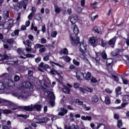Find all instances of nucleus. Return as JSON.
I'll use <instances>...</instances> for the list:
<instances>
[{
  "label": "nucleus",
  "mask_w": 129,
  "mask_h": 129,
  "mask_svg": "<svg viewBox=\"0 0 129 129\" xmlns=\"http://www.w3.org/2000/svg\"><path fill=\"white\" fill-rule=\"evenodd\" d=\"M120 51L118 49H116L113 52H112V55L114 57H115V56L117 55L118 53H119Z\"/></svg>",
  "instance_id": "31"
},
{
  "label": "nucleus",
  "mask_w": 129,
  "mask_h": 129,
  "mask_svg": "<svg viewBox=\"0 0 129 129\" xmlns=\"http://www.w3.org/2000/svg\"><path fill=\"white\" fill-rule=\"evenodd\" d=\"M17 117H23V118H24L25 119H26V118H28V117H29V116L27 115H24V114H19V115H17Z\"/></svg>",
  "instance_id": "44"
},
{
  "label": "nucleus",
  "mask_w": 129,
  "mask_h": 129,
  "mask_svg": "<svg viewBox=\"0 0 129 129\" xmlns=\"http://www.w3.org/2000/svg\"><path fill=\"white\" fill-rule=\"evenodd\" d=\"M95 60L96 61V64L99 66L100 65V59L98 57H97L95 58Z\"/></svg>",
  "instance_id": "38"
},
{
  "label": "nucleus",
  "mask_w": 129,
  "mask_h": 129,
  "mask_svg": "<svg viewBox=\"0 0 129 129\" xmlns=\"http://www.w3.org/2000/svg\"><path fill=\"white\" fill-rule=\"evenodd\" d=\"M1 103H5V105H8V106H10V108H11L12 110H16V109H18V108L14 106V104L10 102L9 101H7V100H5L2 98H0V104Z\"/></svg>",
  "instance_id": "5"
},
{
  "label": "nucleus",
  "mask_w": 129,
  "mask_h": 129,
  "mask_svg": "<svg viewBox=\"0 0 129 129\" xmlns=\"http://www.w3.org/2000/svg\"><path fill=\"white\" fill-rule=\"evenodd\" d=\"M74 88H79V86H80V84L78 83H76L74 85Z\"/></svg>",
  "instance_id": "60"
},
{
  "label": "nucleus",
  "mask_w": 129,
  "mask_h": 129,
  "mask_svg": "<svg viewBox=\"0 0 129 129\" xmlns=\"http://www.w3.org/2000/svg\"><path fill=\"white\" fill-rule=\"evenodd\" d=\"M33 29L35 32H37V31H38V28H37L36 26L34 27V24L32 23L31 30H33Z\"/></svg>",
  "instance_id": "53"
},
{
  "label": "nucleus",
  "mask_w": 129,
  "mask_h": 129,
  "mask_svg": "<svg viewBox=\"0 0 129 129\" xmlns=\"http://www.w3.org/2000/svg\"><path fill=\"white\" fill-rule=\"evenodd\" d=\"M91 78V73L88 72L86 75L85 79L86 80H90Z\"/></svg>",
  "instance_id": "34"
},
{
  "label": "nucleus",
  "mask_w": 129,
  "mask_h": 129,
  "mask_svg": "<svg viewBox=\"0 0 129 129\" xmlns=\"http://www.w3.org/2000/svg\"><path fill=\"white\" fill-rule=\"evenodd\" d=\"M57 31H53L51 34V36L52 38H56L57 36Z\"/></svg>",
  "instance_id": "49"
},
{
  "label": "nucleus",
  "mask_w": 129,
  "mask_h": 129,
  "mask_svg": "<svg viewBox=\"0 0 129 129\" xmlns=\"http://www.w3.org/2000/svg\"><path fill=\"white\" fill-rule=\"evenodd\" d=\"M42 14H41L40 13H38L35 15L34 18L37 21H41V20H42Z\"/></svg>",
  "instance_id": "24"
},
{
  "label": "nucleus",
  "mask_w": 129,
  "mask_h": 129,
  "mask_svg": "<svg viewBox=\"0 0 129 129\" xmlns=\"http://www.w3.org/2000/svg\"><path fill=\"white\" fill-rule=\"evenodd\" d=\"M93 31L95 33H97L98 34L100 33V29L99 27H95L93 29Z\"/></svg>",
  "instance_id": "41"
},
{
  "label": "nucleus",
  "mask_w": 129,
  "mask_h": 129,
  "mask_svg": "<svg viewBox=\"0 0 129 129\" xmlns=\"http://www.w3.org/2000/svg\"><path fill=\"white\" fill-rule=\"evenodd\" d=\"M70 37L71 42L73 46H77V45L80 43V41H79V37H77L76 39H75V37H74V35H73V34H70Z\"/></svg>",
  "instance_id": "4"
},
{
  "label": "nucleus",
  "mask_w": 129,
  "mask_h": 129,
  "mask_svg": "<svg viewBox=\"0 0 129 129\" xmlns=\"http://www.w3.org/2000/svg\"><path fill=\"white\" fill-rule=\"evenodd\" d=\"M35 61L36 63H39V62L41 61V57H38L37 58H35Z\"/></svg>",
  "instance_id": "62"
},
{
  "label": "nucleus",
  "mask_w": 129,
  "mask_h": 129,
  "mask_svg": "<svg viewBox=\"0 0 129 129\" xmlns=\"http://www.w3.org/2000/svg\"><path fill=\"white\" fill-rule=\"evenodd\" d=\"M73 63L74 64V65H76V66H79V65H80V62L79 61H77L76 59L73 60Z\"/></svg>",
  "instance_id": "52"
},
{
  "label": "nucleus",
  "mask_w": 129,
  "mask_h": 129,
  "mask_svg": "<svg viewBox=\"0 0 129 129\" xmlns=\"http://www.w3.org/2000/svg\"><path fill=\"white\" fill-rule=\"evenodd\" d=\"M50 73L54 75H57L60 79V80H62L63 79V73L62 71H59V72L55 70H51Z\"/></svg>",
  "instance_id": "6"
},
{
  "label": "nucleus",
  "mask_w": 129,
  "mask_h": 129,
  "mask_svg": "<svg viewBox=\"0 0 129 129\" xmlns=\"http://www.w3.org/2000/svg\"><path fill=\"white\" fill-rule=\"evenodd\" d=\"M10 57L8 55L5 54L4 55H0V61H4V60H8Z\"/></svg>",
  "instance_id": "22"
},
{
  "label": "nucleus",
  "mask_w": 129,
  "mask_h": 129,
  "mask_svg": "<svg viewBox=\"0 0 129 129\" xmlns=\"http://www.w3.org/2000/svg\"><path fill=\"white\" fill-rule=\"evenodd\" d=\"M120 91H121V87L119 86L115 89V92L117 96H118L119 94H120V93H119Z\"/></svg>",
  "instance_id": "27"
},
{
  "label": "nucleus",
  "mask_w": 129,
  "mask_h": 129,
  "mask_svg": "<svg viewBox=\"0 0 129 129\" xmlns=\"http://www.w3.org/2000/svg\"><path fill=\"white\" fill-rule=\"evenodd\" d=\"M122 80L123 84H127V80L122 78Z\"/></svg>",
  "instance_id": "63"
},
{
  "label": "nucleus",
  "mask_w": 129,
  "mask_h": 129,
  "mask_svg": "<svg viewBox=\"0 0 129 129\" xmlns=\"http://www.w3.org/2000/svg\"><path fill=\"white\" fill-rule=\"evenodd\" d=\"M113 62V59L112 58H108L107 59V65L109 66L111 64H112V62Z\"/></svg>",
  "instance_id": "35"
},
{
  "label": "nucleus",
  "mask_w": 129,
  "mask_h": 129,
  "mask_svg": "<svg viewBox=\"0 0 129 129\" xmlns=\"http://www.w3.org/2000/svg\"><path fill=\"white\" fill-rule=\"evenodd\" d=\"M0 77H3V78H10V75L8 73H4L0 76Z\"/></svg>",
  "instance_id": "42"
},
{
  "label": "nucleus",
  "mask_w": 129,
  "mask_h": 129,
  "mask_svg": "<svg viewBox=\"0 0 129 129\" xmlns=\"http://www.w3.org/2000/svg\"><path fill=\"white\" fill-rule=\"evenodd\" d=\"M17 52L19 55H22V54H23L24 51H23V49L22 48H19L17 50Z\"/></svg>",
  "instance_id": "57"
},
{
  "label": "nucleus",
  "mask_w": 129,
  "mask_h": 129,
  "mask_svg": "<svg viewBox=\"0 0 129 129\" xmlns=\"http://www.w3.org/2000/svg\"><path fill=\"white\" fill-rule=\"evenodd\" d=\"M117 126L118 127L122 126V122H121V120H118Z\"/></svg>",
  "instance_id": "54"
},
{
  "label": "nucleus",
  "mask_w": 129,
  "mask_h": 129,
  "mask_svg": "<svg viewBox=\"0 0 129 129\" xmlns=\"http://www.w3.org/2000/svg\"><path fill=\"white\" fill-rule=\"evenodd\" d=\"M59 59H63L65 62H67L68 63L70 62L71 61V58L69 57V56L64 55L59 57Z\"/></svg>",
  "instance_id": "17"
},
{
  "label": "nucleus",
  "mask_w": 129,
  "mask_h": 129,
  "mask_svg": "<svg viewBox=\"0 0 129 129\" xmlns=\"http://www.w3.org/2000/svg\"><path fill=\"white\" fill-rule=\"evenodd\" d=\"M54 10L56 14H59L61 12V9L58 7H55Z\"/></svg>",
  "instance_id": "48"
},
{
  "label": "nucleus",
  "mask_w": 129,
  "mask_h": 129,
  "mask_svg": "<svg viewBox=\"0 0 129 129\" xmlns=\"http://www.w3.org/2000/svg\"><path fill=\"white\" fill-rule=\"evenodd\" d=\"M116 41V36H115L111 39H110L108 42V45H114L115 44V41Z\"/></svg>",
  "instance_id": "20"
},
{
  "label": "nucleus",
  "mask_w": 129,
  "mask_h": 129,
  "mask_svg": "<svg viewBox=\"0 0 129 129\" xmlns=\"http://www.w3.org/2000/svg\"><path fill=\"white\" fill-rule=\"evenodd\" d=\"M76 76L78 80H83V79H85V77H84V75L82 72L80 71H78L77 72Z\"/></svg>",
  "instance_id": "13"
},
{
  "label": "nucleus",
  "mask_w": 129,
  "mask_h": 129,
  "mask_svg": "<svg viewBox=\"0 0 129 129\" xmlns=\"http://www.w3.org/2000/svg\"><path fill=\"white\" fill-rule=\"evenodd\" d=\"M22 84H24V83L20 84L18 88L19 89H25V85H22Z\"/></svg>",
  "instance_id": "58"
},
{
  "label": "nucleus",
  "mask_w": 129,
  "mask_h": 129,
  "mask_svg": "<svg viewBox=\"0 0 129 129\" xmlns=\"http://www.w3.org/2000/svg\"><path fill=\"white\" fill-rule=\"evenodd\" d=\"M0 90L4 91L7 94L11 93V90L7 89V85L6 84V81L4 82H0Z\"/></svg>",
  "instance_id": "3"
},
{
  "label": "nucleus",
  "mask_w": 129,
  "mask_h": 129,
  "mask_svg": "<svg viewBox=\"0 0 129 129\" xmlns=\"http://www.w3.org/2000/svg\"><path fill=\"white\" fill-rule=\"evenodd\" d=\"M45 95H47V97L49 99L52 100V99H54L55 98V96L54 95V93L53 92H50V91H47L44 93Z\"/></svg>",
  "instance_id": "12"
},
{
  "label": "nucleus",
  "mask_w": 129,
  "mask_h": 129,
  "mask_svg": "<svg viewBox=\"0 0 129 129\" xmlns=\"http://www.w3.org/2000/svg\"><path fill=\"white\" fill-rule=\"evenodd\" d=\"M100 44L102 47H105L107 43H106V41H104L103 39H101Z\"/></svg>",
  "instance_id": "46"
},
{
  "label": "nucleus",
  "mask_w": 129,
  "mask_h": 129,
  "mask_svg": "<svg viewBox=\"0 0 129 129\" xmlns=\"http://www.w3.org/2000/svg\"><path fill=\"white\" fill-rule=\"evenodd\" d=\"M46 49L45 47H43L40 49H39V51L40 53H44V52H45Z\"/></svg>",
  "instance_id": "59"
},
{
  "label": "nucleus",
  "mask_w": 129,
  "mask_h": 129,
  "mask_svg": "<svg viewBox=\"0 0 129 129\" xmlns=\"http://www.w3.org/2000/svg\"><path fill=\"white\" fill-rule=\"evenodd\" d=\"M91 82L92 83H95V82H97V80L95 78L93 77L91 79Z\"/></svg>",
  "instance_id": "61"
},
{
  "label": "nucleus",
  "mask_w": 129,
  "mask_h": 129,
  "mask_svg": "<svg viewBox=\"0 0 129 129\" xmlns=\"http://www.w3.org/2000/svg\"><path fill=\"white\" fill-rule=\"evenodd\" d=\"M5 83L6 84V87L10 86V87H12L13 86H15V83L14 81L9 79H7L6 80H5Z\"/></svg>",
  "instance_id": "15"
},
{
  "label": "nucleus",
  "mask_w": 129,
  "mask_h": 129,
  "mask_svg": "<svg viewBox=\"0 0 129 129\" xmlns=\"http://www.w3.org/2000/svg\"><path fill=\"white\" fill-rule=\"evenodd\" d=\"M83 107L85 110H86L87 111H89V110H90L91 109V108L89 106H86V104H84L83 105Z\"/></svg>",
  "instance_id": "40"
},
{
  "label": "nucleus",
  "mask_w": 129,
  "mask_h": 129,
  "mask_svg": "<svg viewBox=\"0 0 129 129\" xmlns=\"http://www.w3.org/2000/svg\"><path fill=\"white\" fill-rule=\"evenodd\" d=\"M19 9H22V8H23L24 10H26L27 8V6L26 4H25V2L24 1H21L19 3Z\"/></svg>",
  "instance_id": "21"
},
{
  "label": "nucleus",
  "mask_w": 129,
  "mask_h": 129,
  "mask_svg": "<svg viewBox=\"0 0 129 129\" xmlns=\"http://www.w3.org/2000/svg\"><path fill=\"white\" fill-rule=\"evenodd\" d=\"M3 15L5 16L7 18H10V13L9 12V11L5 10L3 12Z\"/></svg>",
  "instance_id": "36"
},
{
  "label": "nucleus",
  "mask_w": 129,
  "mask_h": 129,
  "mask_svg": "<svg viewBox=\"0 0 129 129\" xmlns=\"http://www.w3.org/2000/svg\"><path fill=\"white\" fill-rule=\"evenodd\" d=\"M73 32L75 35H78V33H79V29L77 26H74Z\"/></svg>",
  "instance_id": "32"
},
{
  "label": "nucleus",
  "mask_w": 129,
  "mask_h": 129,
  "mask_svg": "<svg viewBox=\"0 0 129 129\" xmlns=\"http://www.w3.org/2000/svg\"><path fill=\"white\" fill-rule=\"evenodd\" d=\"M78 20V17H77V15L73 16L71 18V22L73 25H74L77 22V20Z\"/></svg>",
  "instance_id": "16"
},
{
  "label": "nucleus",
  "mask_w": 129,
  "mask_h": 129,
  "mask_svg": "<svg viewBox=\"0 0 129 129\" xmlns=\"http://www.w3.org/2000/svg\"><path fill=\"white\" fill-rule=\"evenodd\" d=\"M68 53H69L68 49H67V48H64L63 49H62L59 51V54L61 56H62L63 55V54L64 55H68Z\"/></svg>",
  "instance_id": "19"
},
{
  "label": "nucleus",
  "mask_w": 129,
  "mask_h": 129,
  "mask_svg": "<svg viewBox=\"0 0 129 129\" xmlns=\"http://www.w3.org/2000/svg\"><path fill=\"white\" fill-rule=\"evenodd\" d=\"M58 111L59 113L58 115H60V116H64V114H67L68 110L64 108H59L58 109Z\"/></svg>",
  "instance_id": "10"
},
{
  "label": "nucleus",
  "mask_w": 129,
  "mask_h": 129,
  "mask_svg": "<svg viewBox=\"0 0 129 129\" xmlns=\"http://www.w3.org/2000/svg\"><path fill=\"white\" fill-rule=\"evenodd\" d=\"M7 41L9 44H12V43L15 42V39H14V38H11L7 39Z\"/></svg>",
  "instance_id": "51"
},
{
  "label": "nucleus",
  "mask_w": 129,
  "mask_h": 129,
  "mask_svg": "<svg viewBox=\"0 0 129 129\" xmlns=\"http://www.w3.org/2000/svg\"><path fill=\"white\" fill-rule=\"evenodd\" d=\"M90 44L92 45L93 47H95L97 44V42H98V40L95 38V37H90L89 40Z\"/></svg>",
  "instance_id": "9"
},
{
  "label": "nucleus",
  "mask_w": 129,
  "mask_h": 129,
  "mask_svg": "<svg viewBox=\"0 0 129 129\" xmlns=\"http://www.w3.org/2000/svg\"><path fill=\"white\" fill-rule=\"evenodd\" d=\"M42 107L41 104H36L33 106V104H31V105L29 106H23L22 108L26 111H33V110H35V109H36L37 111H41Z\"/></svg>",
  "instance_id": "2"
},
{
  "label": "nucleus",
  "mask_w": 129,
  "mask_h": 129,
  "mask_svg": "<svg viewBox=\"0 0 129 129\" xmlns=\"http://www.w3.org/2000/svg\"><path fill=\"white\" fill-rule=\"evenodd\" d=\"M43 45L40 44H36L34 45V49H40V48H42L43 47Z\"/></svg>",
  "instance_id": "47"
},
{
  "label": "nucleus",
  "mask_w": 129,
  "mask_h": 129,
  "mask_svg": "<svg viewBox=\"0 0 129 129\" xmlns=\"http://www.w3.org/2000/svg\"><path fill=\"white\" fill-rule=\"evenodd\" d=\"M86 49H87V45L86 43L83 42L80 45V51L81 53H85L86 52Z\"/></svg>",
  "instance_id": "7"
},
{
  "label": "nucleus",
  "mask_w": 129,
  "mask_h": 129,
  "mask_svg": "<svg viewBox=\"0 0 129 129\" xmlns=\"http://www.w3.org/2000/svg\"><path fill=\"white\" fill-rule=\"evenodd\" d=\"M101 55L103 59H106L107 58V55L106 54L105 51L102 52L101 53Z\"/></svg>",
  "instance_id": "37"
},
{
  "label": "nucleus",
  "mask_w": 129,
  "mask_h": 129,
  "mask_svg": "<svg viewBox=\"0 0 129 129\" xmlns=\"http://www.w3.org/2000/svg\"><path fill=\"white\" fill-rule=\"evenodd\" d=\"M23 44H24L25 45H26V46H28V47H31L32 46V43L29 39L27 40L26 42L23 41Z\"/></svg>",
  "instance_id": "30"
},
{
  "label": "nucleus",
  "mask_w": 129,
  "mask_h": 129,
  "mask_svg": "<svg viewBox=\"0 0 129 129\" xmlns=\"http://www.w3.org/2000/svg\"><path fill=\"white\" fill-rule=\"evenodd\" d=\"M105 92L107 93H109L111 94V93H112V90H110V89L106 88L105 90Z\"/></svg>",
  "instance_id": "56"
},
{
  "label": "nucleus",
  "mask_w": 129,
  "mask_h": 129,
  "mask_svg": "<svg viewBox=\"0 0 129 129\" xmlns=\"http://www.w3.org/2000/svg\"><path fill=\"white\" fill-rule=\"evenodd\" d=\"M19 32L20 31L19 30H15L14 32L11 34L12 37H15V36H19Z\"/></svg>",
  "instance_id": "33"
},
{
  "label": "nucleus",
  "mask_w": 129,
  "mask_h": 129,
  "mask_svg": "<svg viewBox=\"0 0 129 129\" xmlns=\"http://www.w3.org/2000/svg\"><path fill=\"white\" fill-rule=\"evenodd\" d=\"M21 85H24L25 88H31V83L30 82H23V84H21Z\"/></svg>",
  "instance_id": "25"
},
{
  "label": "nucleus",
  "mask_w": 129,
  "mask_h": 129,
  "mask_svg": "<svg viewBox=\"0 0 129 129\" xmlns=\"http://www.w3.org/2000/svg\"><path fill=\"white\" fill-rule=\"evenodd\" d=\"M105 103L106 104H110V98L108 96L105 97Z\"/></svg>",
  "instance_id": "29"
},
{
  "label": "nucleus",
  "mask_w": 129,
  "mask_h": 129,
  "mask_svg": "<svg viewBox=\"0 0 129 129\" xmlns=\"http://www.w3.org/2000/svg\"><path fill=\"white\" fill-rule=\"evenodd\" d=\"M2 129H10V128L6 125H2Z\"/></svg>",
  "instance_id": "64"
},
{
  "label": "nucleus",
  "mask_w": 129,
  "mask_h": 129,
  "mask_svg": "<svg viewBox=\"0 0 129 129\" xmlns=\"http://www.w3.org/2000/svg\"><path fill=\"white\" fill-rule=\"evenodd\" d=\"M11 93L13 96L18 97V99H23L25 100L29 97L28 92H23L19 93V91L18 90H14Z\"/></svg>",
  "instance_id": "1"
},
{
  "label": "nucleus",
  "mask_w": 129,
  "mask_h": 129,
  "mask_svg": "<svg viewBox=\"0 0 129 129\" xmlns=\"http://www.w3.org/2000/svg\"><path fill=\"white\" fill-rule=\"evenodd\" d=\"M14 20L10 19L7 22L5 29H6L7 30H11L12 27H14Z\"/></svg>",
  "instance_id": "8"
},
{
  "label": "nucleus",
  "mask_w": 129,
  "mask_h": 129,
  "mask_svg": "<svg viewBox=\"0 0 129 129\" xmlns=\"http://www.w3.org/2000/svg\"><path fill=\"white\" fill-rule=\"evenodd\" d=\"M80 57L83 59L85 62H87V64H90V65L91 66V64L90 63V61L88 60V59L85 56V54L84 53H82L80 55Z\"/></svg>",
  "instance_id": "18"
},
{
  "label": "nucleus",
  "mask_w": 129,
  "mask_h": 129,
  "mask_svg": "<svg viewBox=\"0 0 129 129\" xmlns=\"http://www.w3.org/2000/svg\"><path fill=\"white\" fill-rule=\"evenodd\" d=\"M70 117L71 120H74V113H70Z\"/></svg>",
  "instance_id": "55"
},
{
  "label": "nucleus",
  "mask_w": 129,
  "mask_h": 129,
  "mask_svg": "<svg viewBox=\"0 0 129 129\" xmlns=\"http://www.w3.org/2000/svg\"><path fill=\"white\" fill-rule=\"evenodd\" d=\"M35 13H36V8L33 7L31 8V13L28 16V19H29L30 21H32V20H33V17L35 16Z\"/></svg>",
  "instance_id": "14"
},
{
  "label": "nucleus",
  "mask_w": 129,
  "mask_h": 129,
  "mask_svg": "<svg viewBox=\"0 0 129 129\" xmlns=\"http://www.w3.org/2000/svg\"><path fill=\"white\" fill-rule=\"evenodd\" d=\"M38 121L36 122V123L40 124V123H46L49 120V118L47 117H44L42 118H37Z\"/></svg>",
  "instance_id": "11"
},
{
  "label": "nucleus",
  "mask_w": 129,
  "mask_h": 129,
  "mask_svg": "<svg viewBox=\"0 0 129 129\" xmlns=\"http://www.w3.org/2000/svg\"><path fill=\"white\" fill-rule=\"evenodd\" d=\"M76 127V126H75V125L74 124H72L71 125L69 126L68 128H67V126H65L64 128L65 129H74Z\"/></svg>",
  "instance_id": "45"
},
{
  "label": "nucleus",
  "mask_w": 129,
  "mask_h": 129,
  "mask_svg": "<svg viewBox=\"0 0 129 129\" xmlns=\"http://www.w3.org/2000/svg\"><path fill=\"white\" fill-rule=\"evenodd\" d=\"M76 103H77L79 105H82V107H83V105H84V104H83V102L80 101V100L77 99L76 100Z\"/></svg>",
  "instance_id": "39"
},
{
  "label": "nucleus",
  "mask_w": 129,
  "mask_h": 129,
  "mask_svg": "<svg viewBox=\"0 0 129 129\" xmlns=\"http://www.w3.org/2000/svg\"><path fill=\"white\" fill-rule=\"evenodd\" d=\"M62 91L63 92H64V93H66L67 94H69V93H70L71 90L70 89H69V88L67 87H65V88L62 89Z\"/></svg>",
  "instance_id": "28"
},
{
  "label": "nucleus",
  "mask_w": 129,
  "mask_h": 129,
  "mask_svg": "<svg viewBox=\"0 0 129 129\" xmlns=\"http://www.w3.org/2000/svg\"><path fill=\"white\" fill-rule=\"evenodd\" d=\"M14 81L16 82H18V81H20V77L18 75H15L14 76Z\"/></svg>",
  "instance_id": "50"
},
{
  "label": "nucleus",
  "mask_w": 129,
  "mask_h": 129,
  "mask_svg": "<svg viewBox=\"0 0 129 129\" xmlns=\"http://www.w3.org/2000/svg\"><path fill=\"white\" fill-rule=\"evenodd\" d=\"M0 110H2V111H3V113H4L5 114H9V113H12V111L10 110H2L1 109Z\"/></svg>",
  "instance_id": "43"
},
{
  "label": "nucleus",
  "mask_w": 129,
  "mask_h": 129,
  "mask_svg": "<svg viewBox=\"0 0 129 129\" xmlns=\"http://www.w3.org/2000/svg\"><path fill=\"white\" fill-rule=\"evenodd\" d=\"M81 119H82L83 120L90 121V120H91V119H92V118L89 116H87L86 117L85 116H82Z\"/></svg>",
  "instance_id": "26"
},
{
  "label": "nucleus",
  "mask_w": 129,
  "mask_h": 129,
  "mask_svg": "<svg viewBox=\"0 0 129 129\" xmlns=\"http://www.w3.org/2000/svg\"><path fill=\"white\" fill-rule=\"evenodd\" d=\"M91 101L92 102H94L96 103V102H98V97L97 95H94L91 98Z\"/></svg>",
  "instance_id": "23"
}]
</instances>
